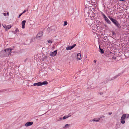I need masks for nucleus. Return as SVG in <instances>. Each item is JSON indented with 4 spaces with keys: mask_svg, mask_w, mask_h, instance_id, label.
<instances>
[{
    "mask_svg": "<svg viewBox=\"0 0 129 129\" xmlns=\"http://www.w3.org/2000/svg\"><path fill=\"white\" fill-rule=\"evenodd\" d=\"M109 18L118 28H120V24L116 20L113 19L110 16L109 17Z\"/></svg>",
    "mask_w": 129,
    "mask_h": 129,
    "instance_id": "f257e3e1",
    "label": "nucleus"
},
{
    "mask_svg": "<svg viewBox=\"0 0 129 129\" xmlns=\"http://www.w3.org/2000/svg\"><path fill=\"white\" fill-rule=\"evenodd\" d=\"M14 49V47H12L10 48H7L5 49L4 50L6 53L8 54V56L11 55V51Z\"/></svg>",
    "mask_w": 129,
    "mask_h": 129,
    "instance_id": "f03ea898",
    "label": "nucleus"
},
{
    "mask_svg": "<svg viewBox=\"0 0 129 129\" xmlns=\"http://www.w3.org/2000/svg\"><path fill=\"white\" fill-rule=\"evenodd\" d=\"M126 114H123L121 118L120 122L122 124H124L125 123V119L126 118Z\"/></svg>",
    "mask_w": 129,
    "mask_h": 129,
    "instance_id": "7ed1b4c3",
    "label": "nucleus"
},
{
    "mask_svg": "<svg viewBox=\"0 0 129 129\" xmlns=\"http://www.w3.org/2000/svg\"><path fill=\"white\" fill-rule=\"evenodd\" d=\"M43 35V33L42 31L40 32L37 35L36 38L38 39H40Z\"/></svg>",
    "mask_w": 129,
    "mask_h": 129,
    "instance_id": "20e7f679",
    "label": "nucleus"
},
{
    "mask_svg": "<svg viewBox=\"0 0 129 129\" xmlns=\"http://www.w3.org/2000/svg\"><path fill=\"white\" fill-rule=\"evenodd\" d=\"M103 15L106 21L108 24H110L111 22L108 19L106 16L103 13Z\"/></svg>",
    "mask_w": 129,
    "mask_h": 129,
    "instance_id": "39448f33",
    "label": "nucleus"
},
{
    "mask_svg": "<svg viewBox=\"0 0 129 129\" xmlns=\"http://www.w3.org/2000/svg\"><path fill=\"white\" fill-rule=\"evenodd\" d=\"M76 46V45L74 44L71 46H68V47H66V49L67 50H71L75 46Z\"/></svg>",
    "mask_w": 129,
    "mask_h": 129,
    "instance_id": "423d86ee",
    "label": "nucleus"
},
{
    "mask_svg": "<svg viewBox=\"0 0 129 129\" xmlns=\"http://www.w3.org/2000/svg\"><path fill=\"white\" fill-rule=\"evenodd\" d=\"M33 123V122H27L25 124V126L26 127L28 126L32 125Z\"/></svg>",
    "mask_w": 129,
    "mask_h": 129,
    "instance_id": "0eeeda50",
    "label": "nucleus"
},
{
    "mask_svg": "<svg viewBox=\"0 0 129 129\" xmlns=\"http://www.w3.org/2000/svg\"><path fill=\"white\" fill-rule=\"evenodd\" d=\"M57 50H55L54 52L51 53L50 54V56H55L56 54Z\"/></svg>",
    "mask_w": 129,
    "mask_h": 129,
    "instance_id": "6e6552de",
    "label": "nucleus"
},
{
    "mask_svg": "<svg viewBox=\"0 0 129 129\" xmlns=\"http://www.w3.org/2000/svg\"><path fill=\"white\" fill-rule=\"evenodd\" d=\"M26 22L25 20H23L21 22L22 28L24 29L25 28V23Z\"/></svg>",
    "mask_w": 129,
    "mask_h": 129,
    "instance_id": "1a4fd4ad",
    "label": "nucleus"
},
{
    "mask_svg": "<svg viewBox=\"0 0 129 129\" xmlns=\"http://www.w3.org/2000/svg\"><path fill=\"white\" fill-rule=\"evenodd\" d=\"M121 75V74L120 73H119V74L118 75H116L115 76H114V77H112L110 80V81H111L112 80H114V79H116V78H117L119 76H120V75Z\"/></svg>",
    "mask_w": 129,
    "mask_h": 129,
    "instance_id": "9d476101",
    "label": "nucleus"
},
{
    "mask_svg": "<svg viewBox=\"0 0 129 129\" xmlns=\"http://www.w3.org/2000/svg\"><path fill=\"white\" fill-rule=\"evenodd\" d=\"M40 83H41V86L43 85H47L48 84V82L46 81H45L43 82H40Z\"/></svg>",
    "mask_w": 129,
    "mask_h": 129,
    "instance_id": "9b49d317",
    "label": "nucleus"
},
{
    "mask_svg": "<svg viewBox=\"0 0 129 129\" xmlns=\"http://www.w3.org/2000/svg\"><path fill=\"white\" fill-rule=\"evenodd\" d=\"M88 2H89V4L94 3L95 2V0H87Z\"/></svg>",
    "mask_w": 129,
    "mask_h": 129,
    "instance_id": "f8f14e48",
    "label": "nucleus"
},
{
    "mask_svg": "<svg viewBox=\"0 0 129 129\" xmlns=\"http://www.w3.org/2000/svg\"><path fill=\"white\" fill-rule=\"evenodd\" d=\"M41 84V83L40 82H38L37 83H35L33 85L34 86H36L37 85L38 86H41L40 84Z\"/></svg>",
    "mask_w": 129,
    "mask_h": 129,
    "instance_id": "ddd939ff",
    "label": "nucleus"
},
{
    "mask_svg": "<svg viewBox=\"0 0 129 129\" xmlns=\"http://www.w3.org/2000/svg\"><path fill=\"white\" fill-rule=\"evenodd\" d=\"M11 25H7L6 26V31H7L9 29L11 28Z\"/></svg>",
    "mask_w": 129,
    "mask_h": 129,
    "instance_id": "4468645a",
    "label": "nucleus"
},
{
    "mask_svg": "<svg viewBox=\"0 0 129 129\" xmlns=\"http://www.w3.org/2000/svg\"><path fill=\"white\" fill-rule=\"evenodd\" d=\"M75 59L77 60H79L81 59V57H75Z\"/></svg>",
    "mask_w": 129,
    "mask_h": 129,
    "instance_id": "2eb2a0df",
    "label": "nucleus"
},
{
    "mask_svg": "<svg viewBox=\"0 0 129 129\" xmlns=\"http://www.w3.org/2000/svg\"><path fill=\"white\" fill-rule=\"evenodd\" d=\"M100 119V118L98 119H94L92 120V121H94L98 122Z\"/></svg>",
    "mask_w": 129,
    "mask_h": 129,
    "instance_id": "dca6fc26",
    "label": "nucleus"
},
{
    "mask_svg": "<svg viewBox=\"0 0 129 129\" xmlns=\"http://www.w3.org/2000/svg\"><path fill=\"white\" fill-rule=\"evenodd\" d=\"M70 124H67L65 125L64 127V128H68L70 126Z\"/></svg>",
    "mask_w": 129,
    "mask_h": 129,
    "instance_id": "f3484780",
    "label": "nucleus"
},
{
    "mask_svg": "<svg viewBox=\"0 0 129 129\" xmlns=\"http://www.w3.org/2000/svg\"><path fill=\"white\" fill-rule=\"evenodd\" d=\"M47 41L49 43H51L53 42V41L51 40H49Z\"/></svg>",
    "mask_w": 129,
    "mask_h": 129,
    "instance_id": "a211bd4d",
    "label": "nucleus"
},
{
    "mask_svg": "<svg viewBox=\"0 0 129 129\" xmlns=\"http://www.w3.org/2000/svg\"><path fill=\"white\" fill-rule=\"evenodd\" d=\"M68 117L69 116H65L63 117L62 118V119H64L68 118Z\"/></svg>",
    "mask_w": 129,
    "mask_h": 129,
    "instance_id": "6ab92c4d",
    "label": "nucleus"
},
{
    "mask_svg": "<svg viewBox=\"0 0 129 129\" xmlns=\"http://www.w3.org/2000/svg\"><path fill=\"white\" fill-rule=\"evenodd\" d=\"M100 52L101 53H104V52L103 51H104L103 50L100 48Z\"/></svg>",
    "mask_w": 129,
    "mask_h": 129,
    "instance_id": "aec40b11",
    "label": "nucleus"
},
{
    "mask_svg": "<svg viewBox=\"0 0 129 129\" xmlns=\"http://www.w3.org/2000/svg\"><path fill=\"white\" fill-rule=\"evenodd\" d=\"M62 119V118H58V119L57 118V121H59Z\"/></svg>",
    "mask_w": 129,
    "mask_h": 129,
    "instance_id": "412c9836",
    "label": "nucleus"
},
{
    "mask_svg": "<svg viewBox=\"0 0 129 129\" xmlns=\"http://www.w3.org/2000/svg\"><path fill=\"white\" fill-rule=\"evenodd\" d=\"M15 32L16 33H19V30L18 28H16L15 30Z\"/></svg>",
    "mask_w": 129,
    "mask_h": 129,
    "instance_id": "4be33fe9",
    "label": "nucleus"
},
{
    "mask_svg": "<svg viewBox=\"0 0 129 129\" xmlns=\"http://www.w3.org/2000/svg\"><path fill=\"white\" fill-rule=\"evenodd\" d=\"M99 94L100 95H101L103 94V92L100 91L99 92Z\"/></svg>",
    "mask_w": 129,
    "mask_h": 129,
    "instance_id": "5701e85b",
    "label": "nucleus"
},
{
    "mask_svg": "<svg viewBox=\"0 0 129 129\" xmlns=\"http://www.w3.org/2000/svg\"><path fill=\"white\" fill-rule=\"evenodd\" d=\"M67 24H68V23H67V22L66 21H64V24H63V25L64 26H65L66 25H67Z\"/></svg>",
    "mask_w": 129,
    "mask_h": 129,
    "instance_id": "b1692460",
    "label": "nucleus"
},
{
    "mask_svg": "<svg viewBox=\"0 0 129 129\" xmlns=\"http://www.w3.org/2000/svg\"><path fill=\"white\" fill-rule=\"evenodd\" d=\"M77 56H81V55L80 53H78L77 54Z\"/></svg>",
    "mask_w": 129,
    "mask_h": 129,
    "instance_id": "393cba45",
    "label": "nucleus"
},
{
    "mask_svg": "<svg viewBox=\"0 0 129 129\" xmlns=\"http://www.w3.org/2000/svg\"><path fill=\"white\" fill-rule=\"evenodd\" d=\"M129 117V114H126V118H128Z\"/></svg>",
    "mask_w": 129,
    "mask_h": 129,
    "instance_id": "a878e982",
    "label": "nucleus"
},
{
    "mask_svg": "<svg viewBox=\"0 0 129 129\" xmlns=\"http://www.w3.org/2000/svg\"><path fill=\"white\" fill-rule=\"evenodd\" d=\"M47 57H44L42 59V60L43 61L45 59H46Z\"/></svg>",
    "mask_w": 129,
    "mask_h": 129,
    "instance_id": "bb28decb",
    "label": "nucleus"
},
{
    "mask_svg": "<svg viewBox=\"0 0 129 129\" xmlns=\"http://www.w3.org/2000/svg\"><path fill=\"white\" fill-rule=\"evenodd\" d=\"M89 20V19L88 18H87V19H86V22H87L88 23V21Z\"/></svg>",
    "mask_w": 129,
    "mask_h": 129,
    "instance_id": "cd10ccee",
    "label": "nucleus"
},
{
    "mask_svg": "<svg viewBox=\"0 0 129 129\" xmlns=\"http://www.w3.org/2000/svg\"><path fill=\"white\" fill-rule=\"evenodd\" d=\"M22 14V13H21L19 14V15L18 17L19 18L20 16Z\"/></svg>",
    "mask_w": 129,
    "mask_h": 129,
    "instance_id": "c85d7f7f",
    "label": "nucleus"
},
{
    "mask_svg": "<svg viewBox=\"0 0 129 129\" xmlns=\"http://www.w3.org/2000/svg\"><path fill=\"white\" fill-rule=\"evenodd\" d=\"M3 27L6 29V25H3Z\"/></svg>",
    "mask_w": 129,
    "mask_h": 129,
    "instance_id": "c756f323",
    "label": "nucleus"
},
{
    "mask_svg": "<svg viewBox=\"0 0 129 129\" xmlns=\"http://www.w3.org/2000/svg\"><path fill=\"white\" fill-rule=\"evenodd\" d=\"M112 59H116V57H112Z\"/></svg>",
    "mask_w": 129,
    "mask_h": 129,
    "instance_id": "7c9ffc66",
    "label": "nucleus"
},
{
    "mask_svg": "<svg viewBox=\"0 0 129 129\" xmlns=\"http://www.w3.org/2000/svg\"><path fill=\"white\" fill-rule=\"evenodd\" d=\"M26 12V10H24V11H23V12L22 13V14H23V13H24Z\"/></svg>",
    "mask_w": 129,
    "mask_h": 129,
    "instance_id": "2f4dec72",
    "label": "nucleus"
},
{
    "mask_svg": "<svg viewBox=\"0 0 129 129\" xmlns=\"http://www.w3.org/2000/svg\"><path fill=\"white\" fill-rule=\"evenodd\" d=\"M4 15L5 16H6L7 15V14L6 13H3Z\"/></svg>",
    "mask_w": 129,
    "mask_h": 129,
    "instance_id": "473e14b6",
    "label": "nucleus"
},
{
    "mask_svg": "<svg viewBox=\"0 0 129 129\" xmlns=\"http://www.w3.org/2000/svg\"><path fill=\"white\" fill-rule=\"evenodd\" d=\"M96 24H97V23H96ZM99 24H97L96 25V26H97V27H99Z\"/></svg>",
    "mask_w": 129,
    "mask_h": 129,
    "instance_id": "72a5a7b5",
    "label": "nucleus"
},
{
    "mask_svg": "<svg viewBox=\"0 0 129 129\" xmlns=\"http://www.w3.org/2000/svg\"><path fill=\"white\" fill-rule=\"evenodd\" d=\"M96 23H99V24H100V22L99 21H96Z\"/></svg>",
    "mask_w": 129,
    "mask_h": 129,
    "instance_id": "f704fd0d",
    "label": "nucleus"
},
{
    "mask_svg": "<svg viewBox=\"0 0 129 129\" xmlns=\"http://www.w3.org/2000/svg\"><path fill=\"white\" fill-rule=\"evenodd\" d=\"M93 62L94 63H96V60H94Z\"/></svg>",
    "mask_w": 129,
    "mask_h": 129,
    "instance_id": "c9c22d12",
    "label": "nucleus"
},
{
    "mask_svg": "<svg viewBox=\"0 0 129 129\" xmlns=\"http://www.w3.org/2000/svg\"><path fill=\"white\" fill-rule=\"evenodd\" d=\"M112 114V112H110L109 113V115H111V114Z\"/></svg>",
    "mask_w": 129,
    "mask_h": 129,
    "instance_id": "e433bc0d",
    "label": "nucleus"
},
{
    "mask_svg": "<svg viewBox=\"0 0 129 129\" xmlns=\"http://www.w3.org/2000/svg\"><path fill=\"white\" fill-rule=\"evenodd\" d=\"M9 13L8 12L7 13V15L8 16L9 15Z\"/></svg>",
    "mask_w": 129,
    "mask_h": 129,
    "instance_id": "4c0bfd02",
    "label": "nucleus"
},
{
    "mask_svg": "<svg viewBox=\"0 0 129 129\" xmlns=\"http://www.w3.org/2000/svg\"><path fill=\"white\" fill-rule=\"evenodd\" d=\"M120 1H125V0H119Z\"/></svg>",
    "mask_w": 129,
    "mask_h": 129,
    "instance_id": "58836bf2",
    "label": "nucleus"
},
{
    "mask_svg": "<svg viewBox=\"0 0 129 129\" xmlns=\"http://www.w3.org/2000/svg\"><path fill=\"white\" fill-rule=\"evenodd\" d=\"M105 27H106L107 26L106 25H105Z\"/></svg>",
    "mask_w": 129,
    "mask_h": 129,
    "instance_id": "ea45409f",
    "label": "nucleus"
},
{
    "mask_svg": "<svg viewBox=\"0 0 129 129\" xmlns=\"http://www.w3.org/2000/svg\"><path fill=\"white\" fill-rule=\"evenodd\" d=\"M103 116V117H104V116Z\"/></svg>",
    "mask_w": 129,
    "mask_h": 129,
    "instance_id": "a19ab883",
    "label": "nucleus"
}]
</instances>
